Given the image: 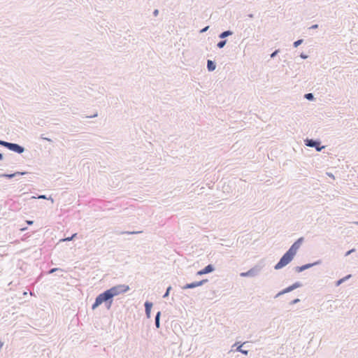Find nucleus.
<instances>
[{
	"label": "nucleus",
	"mask_w": 358,
	"mask_h": 358,
	"mask_svg": "<svg viewBox=\"0 0 358 358\" xmlns=\"http://www.w3.org/2000/svg\"><path fill=\"white\" fill-rule=\"evenodd\" d=\"M302 240L303 238H300L291 246L289 250L282 256L279 262L275 266V269L282 268L293 259L301 245Z\"/></svg>",
	"instance_id": "obj_1"
},
{
	"label": "nucleus",
	"mask_w": 358,
	"mask_h": 358,
	"mask_svg": "<svg viewBox=\"0 0 358 358\" xmlns=\"http://www.w3.org/2000/svg\"><path fill=\"white\" fill-rule=\"evenodd\" d=\"M129 289V287L128 285H118L108 289V291L110 294L111 297L113 298V296H117L121 293H124L127 292Z\"/></svg>",
	"instance_id": "obj_2"
},
{
	"label": "nucleus",
	"mask_w": 358,
	"mask_h": 358,
	"mask_svg": "<svg viewBox=\"0 0 358 358\" xmlns=\"http://www.w3.org/2000/svg\"><path fill=\"white\" fill-rule=\"evenodd\" d=\"M110 294L108 292V290L104 292L103 293L99 294L95 300L94 303L92 305V309H95L96 307H98L99 305H101L103 302L106 301L111 299Z\"/></svg>",
	"instance_id": "obj_3"
},
{
	"label": "nucleus",
	"mask_w": 358,
	"mask_h": 358,
	"mask_svg": "<svg viewBox=\"0 0 358 358\" xmlns=\"http://www.w3.org/2000/svg\"><path fill=\"white\" fill-rule=\"evenodd\" d=\"M10 150H13L14 152H16L17 153H22V148L20 145L15 144V143H8L7 147Z\"/></svg>",
	"instance_id": "obj_4"
},
{
	"label": "nucleus",
	"mask_w": 358,
	"mask_h": 358,
	"mask_svg": "<svg viewBox=\"0 0 358 358\" xmlns=\"http://www.w3.org/2000/svg\"><path fill=\"white\" fill-rule=\"evenodd\" d=\"M213 271V267L212 265L210 264V265H208L207 266H206L203 269L198 271L197 275H203L206 273H210Z\"/></svg>",
	"instance_id": "obj_5"
},
{
	"label": "nucleus",
	"mask_w": 358,
	"mask_h": 358,
	"mask_svg": "<svg viewBox=\"0 0 358 358\" xmlns=\"http://www.w3.org/2000/svg\"><path fill=\"white\" fill-rule=\"evenodd\" d=\"M206 281H207V280H201V281H199V282H192V283L187 284L184 287V289H191V288H194L196 287L201 286Z\"/></svg>",
	"instance_id": "obj_6"
},
{
	"label": "nucleus",
	"mask_w": 358,
	"mask_h": 358,
	"mask_svg": "<svg viewBox=\"0 0 358 358\" xmlns=\"http://www.w3.org/2000/svg\"><path fill=\"white\" fill-rule=\"evenodd\" d=\"M145 313L148 317H150L151 308L152 307V303L148 301L145 303Z\"/></svg>",
	"instance_id": "obj_7"
},
{
	"label": "nucleus",
	"mask_w": 358,
	"mask_h": 358,
	"mask_svg": "<svg viewBox=\"0 0 358 358\" xmlns=\"http://www.w3.org/2000/svg\"><path fill=\"white\" fill-rule=\"evenodd\" d=\"M300 286V284L299 283H295L288 287H287L286 289H285L283 291H282L280 292V294H285V293H287V292H291L292 291L293 289L299 287Z\"/></svg>",
	"instance_id": "obj_8"
},
{
	"label": "nucleus",
	"mask_w": 358,
	"mask_h": 358,
	"mask_svg": "<svg viewBox=\"0 0 358 358\" xmlns=\"http://www.w3.org/2000/svg\"><path fill=\"white\" fill-rule=\"evenodd\" d=\"M207 66L209 71H213L215 69V65L211 60L208 61Z\"/></svg>",
	"instance_id": "obj_9"
},
{
	"label": "nucleus",
	"mask_w": 358,
	"mask_h": 358,
	"mask_svg": "<svg viewBox=\"0 0 358 358\" xmlns=\"http://www.w3.org/2000/svg\"><path fill=\"white\" fill-rule=\"evenodd\" d=\"M306 145L310 147H316L318 145V143L313 141L312 140L307 141Z\"/></svg>",
	"instance_id": "obj_10"
},
{
	"label": "nucleus",
	"mask_w": 358,
	"mask_h": 358,
	"mask_svg": "<svg viewBox=\"0 0 358 358\" xmlns=\"http://www.w3.org/2000/svg\"><path fill=\"white\" fill-rule=\"evenodd\" d=\"M159 317H160V312H158L157 313L156 317H155V325L157 328L159 327Z\"/></svg>",
	"instance_id": "obj_11"
},
{
	"label": "nucleus",
	"mask_w": 358,
	"mask_h": 358,
	"mask_svg": "<svg viewBox=\"0 0 358 358\" xmlns=\"http://www.w3.org/2000/svg\"><path fill=\"white\" fill-rule=\"evenodd\" d=\"M231 34H232V33H231L230 31H226L222 32V33L220 34V38H224V37H226V36H229V35H231Z\"/></svg>",
	"instance_id": "obj_12"
},
{
	"label": "nucleus",
	"mask_w": 358,
	"mask_h": 358,
	"mask_svg": "<svg viewBox=\"0 0 358 358\" xmlns=\"http://www.w3.org/2000/svg\"><path fill=\"white\" fill-rule=\"evenodd\" d=\"M310 265H309V264H308V265H304V266H301V267H299V268H297V269H296V270H297V271L301 272V271H303L304 269H306V268H309V267H310Z\"/></svg>",
	"instance_id": "obj_13"
},
{
	"label": "nucleus",
	"mask_w": 358,
	"mask_h": 358,
	"mask_svg": "<svg viewBox=\"0 0 358 358\" xmlns=\"http://www.w3.org/2000/svg\"><path fill=\"white\" fill-rule=\"evenodd\" d=\"M76 235H77V234H74L71 237H68V238L62 239L61 241H71L74 237L76 236Z\"/></svg>",
	"instance_id": "obj_14"
},
{
	"label": "nucleus",
	"mask_w": 358,
	"mask_h": 358,
	"mask_svg": "<svg viewBox=\"0 0 358 358\" xmlns=\"http://www.w3.org/2000/svg\"><path fill=\"white\" fill-rule=\"evenodd\" d=\"M252 273H253L252 271L250 270V271H248L246 273H241V275L243 276V277L248 276V275H252Z\"/></svg>",
	"instance_id": "obj_15"
},
{
	"label": "nucleus",
	"mask_w": 358,
	"mask_h": 358,
	"mask_svg": "<svg viewBox=\"0 0 358 358\" xmlns=\"http://www.w3.org/2000/svg\"><path fill=\"white\" fill-rule=\"evenodd\" d=\"M225 44H226V41H220L217 43V47L220 48H223Z\"/></svg>",
	"instance_id": "obj_16"
},
{
	"label": "nucleus",
	"mask_w": 358,
	"mask_h": 358,
	"mask_svg": "<svg viewBox=\"0 0 358 358\" xmlns=\"http://www.w3.org/2000/svg\"><path fill=\"white\" fill-rule=\"evenodd\" d=\"M237 350L239 351V352H241L242 353L245 354V355H247L248 354V351H245V350H242V345H240L237 348Z\"/></svg>",
	"instance_id": "obj_17"
},
{
	"label": "nucleus",
	"mask_w": 358,
	"mask_h": 358,
	"mask_svg": "<svg viewBox=\"0 0 358 358\" xmlns=\"http://www.w3.org/2000/svg\"><path fill=\"white\" fill-rule=\"evenodd\" d=\"M305 97L307 99H309V100H311L313 99V95L311 94V93H308V94H306L305 95Z\"/></svg>",
	"instance_id": "obj_18"
},
{
	"label": "nucleus",
	"mask_w": 358,
	"mask_h": 358,
	"mask_svg": "<svg viewBox=\"0 0 358 358\" xmlns=\"http://www.w3.org/2000/svg\"><path fill=\"white\" fill-rule=\"evenodd\" d=\"M302 43V40H298L294 43V46L297 47Z\"/></svg>",
	"instance_id": "obj_19"
},
{
	"label": "nucleus",
	"mask_w": 358,
	"mask_h": 358,
	"mask_svg": "<svg viewBox=\"0 0 358 358\" xmlns=\"http://www.w3.org/2000/svg\"><path fill=\"white\" fill-rule=\"evenodd\" d=\"M0 145H3V146H5V147H7L8 142L3 141H1V140H0Z\"/></svg>",
	"instance_id": "obj_20"
},
{
	"label": "nucleus",
	"mask_w": 358,
	"mask_h": 358,
	"mask_svg": "<svg viewBox=\"0 0 358 358\" xmlns=\"http://www.w3.org/2000/svg\"><path fill=\"white\" fill-rule=\"evenodd\" d=\"M171 289V287H169L167 290H166V292L165 293V294L164 295V297H166L168 295H169V291Z\"/></svg>",
	"instance_id": "obj_21"
},
{
	"label": "nucleus",
	"mask_w": 358,
	"mask_h": 358,
	"mask_svg": "<svg viewBox=\"0 0 358 358\" xmlns=\"http://www.w3.org/2000/svg\"><path fill=\"white\" fill-rule=\"evenodd\" d=\"M17 174H20V173H17ZM15 175H16V173L15 174H13V175H5L6 177H8V178H11L13 176H14Z\"/></svg>",
	"instance_id": "obj_22"
},
{
	"label": "nucleus",
	"mask_w": 358,
	"mask_h": 358,
	"mask_svg": "<svg viewBox=\"0 0 358 358\" xmlns=\"http://www.w3.org/2000/svg\"><path fill=\"white\" fill-rule=\"evenodd\" d=\"M345 280V278L341 279L338 281L337 285H339L341 283H342Z\"/></svg>",
	"instance_id": "obj_23"
},
{
	"label": "nucleus",
	"mask_w": 358,
	"mask_h": 358,
	"mask_svg": "<svg viewBox=\"0 0 358 358\" xmlns=\"http://www.w3.org/2000/svg\"><path fill=\"white\" fill-rule=\"evenodd\" d=\"M299 301V299H294L293 301H292V304L294 303H298Z\"/></svg>",
	"instance_id": "obj_24"
},
{
	"label": "nucleus",
	"mask_w": 358,
	"mask_h": 358,
	"mask_svg": "<svg viewBox=\"0 0 358 358\" xmlns=\"http://www.w3.org/2000/svg\"><path fill=\"white\" fill-rule=\"evenodd\" d=\"M353 251H354V250H349V251L346 253V255H350V253H352Z\"/></svg>",
	"instance_id": "obj_25"
},
{
	"label": "nucleus",
	"mask_w": 358,
	"mask_h": 358,
	"mask_svg": "<svg viewBox=\"0 0 358 358\" xmlns=\"http://www.w3.org/2000/svg\"><path fill=\"white\" fill-rule=\"evenodd\" d=\"M208 29V27H205L201 30V32L206 31Z\"/></svg>",
	"instance_id": "obj_26"
},
{
	"label": "nucleus",
	"mask_w": 358,
	"mask_h": 358,
	"mask_svg": "<svg viewBox=\"0 0 358 358\" xmlns=\"http://www.w3.org/2000/svg\"><path fill=\"white\" fill-rule=\"evenodd\" d=\"M56 270H57V268H53V269L51 270L50 272L52 273V272L55 271Z\"/></svg>",
	"instance_id": "obj_27"
},
{
	"label": "nucleus",
	"mask_w": 358,
	"mask_h": 358,
	"mask_svg": "<svg viewBox=\"0 0 358 358\" xmlns=\"http://www.w3.org/2000/svg\"><path fill=\"white\" fill-rule=\"evenodd\" d=\"M275 53H276V52H273V53L271 55V57L275 56Z\"/></svg>",
	"instance_id": "obj_28"
},
{
	"label": "nucleus",
	"mask_w": 358,
	"mask_h": 358,
	"mask_svg": "<svg viewBox=\"0 0 358 358\" xmlns=\"http://www.w3.org/2000/svg\"><path fill=\"white\" fill-rule=\"evenodd\" d=\"M157 13H158V11L156 10L155 11V15H157Z\"/></svg>",
	"instance_id": "obj_29"
},
{
	"label": "nucleus",
	"mask_w": 358,
	"mask_h": 358,
	"mask_svg": "<svg viewBox=\"0 0 358 358\" xmlns=\"http://www.w3.org/2000/svg\"><path fill=\"white\" fill-rule=\"evenodd\" d=\"M316 148H317V150H321V148H318V147H317Z\"/></svg>",
	"instance_id": "obj_30"
},
{
	"label": "nucleus",
	"mask_w": 358,
	"mask_h": 358,
	"mask_svg": "<svg viewBox=\"0 0 358 358\" xmlns=\"http://www.w3.org/2000/svg\"><path fill=\"white\" fill-rule=\"evenodd\" d=\"M27 223H28L29 224H31V223H32V222L27 221Z\"/></svg>",
	"instance_id": "obj_31"
},
{
	"label": "nucleus",
	"mask_w": 358,
	"mask_h": 358,
	"mask_svg": "<svg viewBox=\"0 0 358 358\" xmlns=\"http://www.w3.org/2000/svg\"><path fill=\"white\" fill-rule=\"evenodd\" d=\"M2 159V155L0 153V159Z\"/></svg>",
	"instance_id": "obj_32"
},
{
	"label": "nucleus",
	"mask_w": 358,
	"mask_h": 358,
	"mask_svg": "<svg viewBox=\"0 0 358 358\" xmlns=\"http://www.w3.org/2000/svg\"><path fill=\"white\" fill-rule=\"evenodd\" d=\"M317 27V25H314L313 26V28H316Z\"/></svg>",
	"instance_id": "obj_33"
},
{
	"label": "nucleus",
	"mask_w": 358,
	"mask_h": 358,
	"mask_svg": "<svg viewBox=\"0 0 358 358\" xmlns=\"http://www.w3.org/2000/svg\"><path fill=\"white\" fill-rule=\"evenodd\" d=\"M357 224H358V222H357Z\"/></svg>",
	"instance_id": "obj_34"
}]
</instances>
